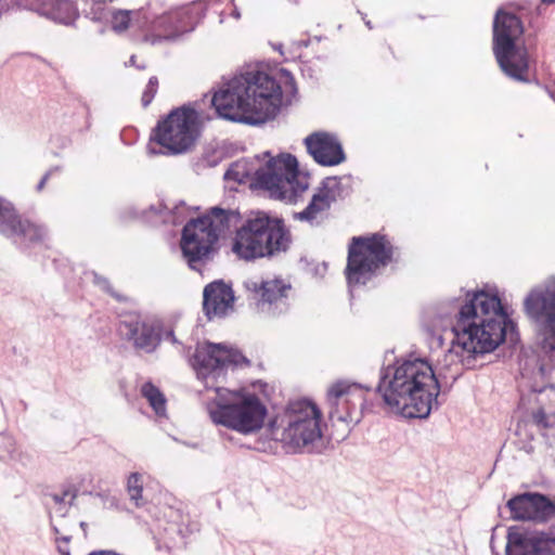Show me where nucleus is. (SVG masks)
Masks as SVG:
<instances>
[{
  "label": "nucleus",
  "mask_w": 555,
  "mask_h": 555,
  "mask_svg": "<svg viewBox=\"0 0 555 555\" xmlns=\"http://www.w3.org/2000/svg\"><path fill=\"white\" fill-rule=\"evenodd\" d=\"M191 365L205 386L204 402L209 418L241 435H251L263 426L268 410L262 400L246 389L223 387L228 372L248 365L237 349L225 344L203 343L196 346Z\"/></svg>",
  "instance_id": "nucleus-1"
},
{
  "label": "nucleus",
  "mask_w": 555,
  "mask_h": 555,
  "mask_svg": "<svg viewBox=\"0 0 555 555\" xmlns=\"http://www.w3.org/2000/svg\"><path fill=\"white\" fill-rule=\"evenodd\" d=\"M297 93L293 75L280 69L278 77L260 70H247L227 81L212 96L217 114L228 120L248 125L274 118L281 106Z\"/></svg>",
  "instance_id": "nucleus-2"
},
{
  "label": "nucleus",
  "mask_w": 555,
  "mask_h": 555,
  "mask_svg": "<svg viewBox=\"0 0 555 555\" xmlns=\"http://www.w3.org/2000/svg\"><path fill=\"white\" fill-rule=\"evenodd\" d=\"M376 391L392 412L405 418H426L437 405L440 385L425 358L409 354L380 369Z\"/></svg>",
  "instance_id": "nucleus-3"
},
{
  "label": "nucleus",
  "mask_w": 555,
  "mask_h": 555,
  "mask_svg": "<svg viewBox=\"0 0 555 555\" xmlns=\"http://www.w3.org/2000/svg\"><path fill=\"white\" fill-rule=\"evenodd\" d=\"M103 2L93 3L92 13L98 20L108 18L116 34H124L130 27L142 31L143 40L152 46L178 39L195 28L202 13L197 5H185L167 10L160 1H150L138 10L112 9L102 13Z\"/></svg>",
  "instance_id": "nucleus-4"
},
{
  "label": "nucleus",
  "mask_w": 555,
  "mask_h": 555,
  "mask_svg": "<svg viewBox=\"0 0 555 555\" xmlns=\"http://www.w3.org/2000/svg\"><path fill=\"white\" fill-rule=\"evenodd\" d=\"M508 315L501 299L486 291L468 292L455 315L452 332L475 357L490 353L505 339Z\"/></svg>",
  "instance_id": "nucleus-5"
},
{
  "label": "nucleus",
  "mask_w": 555,
  "mask_h": 555,
  "mask_svg": "<svg viewBox=\"0 0 555 555\" xmlns=\"http://www.w3.org/2000/svg\"><path fill=\"white\" fill-rule=\"evenodd\" d=\"M254 178L260 189L270 196L295 204L309 188V177L298 170V162L291 154L271 157L264 166L256 167L253 160L240 159L233 163L224 173V179L245 183Z\"/></svg>",
  "instance_id": "nucleus-6"
},
{
  "label": "nucleus",
  "mask_w": 555,
  "mask_h": 555,
  "mask_svg": "<svg viewBox=\"0 0 555 555\" xmlns=\"http://www.w3.org/2000/svg\"><path fill=\"white\" fill-rule=\"evenodd\" d=\"M291 245L292 234L284 221L258 211L236 229L232 251L238 259L254 261L276 257L286 253Z\"/></svg>",
  "instance_id": "nucleus-7"
},
{
  "label": "nucleus",
  "mask_w": 555,
  "mask_h": 555,
  "mask_svg": "<svg viewBox=\"0 0 555 555\" xmlns=\"http://www.w3.org/2000/svg\"><path fill=\"white\" fill-rule=\"evenodd\" d=\"M321 411L312 401L302 399L289 402L270 422V435L287 452H301L321 439Z\"/></svg>",
  "instance_id": "nucleus-8"
},
{
  "label": "nucleus",
  "mask_w": 555,
  "mask_h": 555,
  "mask_svg": "<svg viewBox=\"0 0 555 555\" xmlns=\"http://www.w3.org/2000/svg\"><path fill=\"white\" fill-rule=\"evenodd\" d=\"M236 220L235 211L212 207L204 216L192 219L184 225L180 245L191 269L199 271V266L216 250L220 236Z\"/></svg>",
  "instance_id": "nucleus-9"
},
{
  "label": "nucleus",
  "mask_w": 555,
  "mask_h": 555,
  "mask_svg": "<svg viewBox=\"0 0 555 555\" xmlns=\"http://www.w3.org/2000/svg\"><path fill=\"white\" fill-rule=\"evenodd\" d=\"M522 35L520 18L499 9L493 21V53L502 72L518 81H526L528 70V52Z\"/></svg>",
  "instance_id": "nucleus-10"
},
{
  "label": "nucleus",
  "mask_w": 555,
  "mask_h": 555,
  "mask_svg": "<svg viewBox=\"0 0 555 555\" xmlns=\"http://www.w3.org/2000/svg\"><path fill=\"white\" fill-rule=\"evenodd\" d=\"M392 253V244L385 235L352 237L346 268L348 285L351 288L364 285L391 260Z\"/></svg>",
  "instance_id": "nucleus-11"
},
{
  "label": "nucleus",
  "mask_w": 555,
  "mask_h": 555,
  "mask_svg": "<svg viewBox=\"0 0 555 555\" xmlns=\"http://www.w3.org/2000/svg\"><path fill=\"white\" fill-rule=\"evenodd\" d=\"M197 113L189 107L170 112L158 121L147 146L149 153L175 155L186 152L197 138Z\"/></svg>",
  "instance_id": "nucleus-12"
},
{
  "label": "nucleus",
  "mask_w": 555,
  "mask_h": 555,
  "mask_svg": "<svg viewBox=\"0 0 555 555\" xmlns=\"http://www.w3.org/2000/svg\"><path fill=\"white\" fill-rule=\"evenodd\" d=\"M524 306L535 324L540 348L545 353L555 352V279L534 287L525 298Z\"/></svg>",
  "instance_id": "nucleus-13"
},
{
  "label": "nucleus",
  "mask_w": 555,
  "mask_h": 555,
  "mask_svg": "<svg viewBox=\"0 0 555 555\" xmlns=\"http://www.w3.org/2000/svg\"><path fill=\"white\" fill-rule=\"evenodd\" d=\"M371 390L370 386L347 380H338L331 385L326 395L330 418L346 424H358L362 416L364 393Z\"/></svg>",
  "instance_id": "nucleus-14"
},
{
  "label": "nucleus",
  "mask_w": 555,
  "mask_h": 555,
  "mask_svg": "<svg viewBox=\"0 0 555 555\" xmlns=\"http://www.w3.org/2000/svg\"><path fill=\"white\" fill-rule=\"evenodd\" d=\"M346 194L341 178L327 177L315 190L307 207L294 214V219L307 222L312 227L320 225L326 219L332 204Z\"/></svg>",
  "instance_id": "nucleus-15"
},
{
  "label": "nucleus",
  "mask_w": 555,
  "mask_h": 555,
  "mask_svg": "<svg viewBox=\"0 0 555 555\" xmlns=\"http://www.w3.org/2000/svg\"><path fill=\"white\" fill-rule=\"evenodd\" d=\"M0 233L12 238L15 244L27 245L42 242L47 237V230L42 225L27 220L22 221L12 204L0 197Z\"/></svg>",
  "instance_id": "nucleus-16"
},
{
  "label": "nucleus",
  "mask_w": 555,
  "mask_h": 555,
  "mask_svg": "<svg viewBox=\"0 0 555 555\" xmlns=\"http://www.w3.org/2000/svg\"><path fill=\"white\" fill-rule=\"evenodd\" d=\"M244 287L254 295L262 311L275 314L278 310L282 312L285 309L291 284L279 278L254 276L244 281Z\"/></svg>",
  "instance_id": "nucleus-17"
},
{
  "label": "nucleus",
  "mask_w": 555,
  "mask_h": 555,
  "mask_svg": "<svg viewBox=\"0 0 555 555\" xmlns=\"http://www.w3.org/2000/svg\"><path fill=\"white\" fill-rule=\"evenodd\" d=\"M119 331L135 349L146 353L153 352L160 343L157 323L146 315L137 313L127 315L120 322Z\"/></svg>",
  "instance_id": "nucleus-18"
},
{
  "label": "nucleus",
  "mask_w": 555,
  "mask_h": 555,
  "mask_svg": "<svg viewBox=\"0 0 555 555\" xmlns=\"http://www.w3.org/2000/svg\"><path fill=\"white\" fill-rule=\"evenodd\" d=\"M312 158L322 166H336L345 160L343 146L337 138L327 132H314L305 139Z\"/></svg>",
  "instance_id": "nucleus-19"
},
{
  "label": "nucleus",
  "mask_w": 555,
  "mask_h": 555,
  "mask_svg": "<svg viewBox=\"0 0 555 555\" xmlns=\"http://www.w3.org/2000/svg\"><path fill=\"white\" fill-rule=\"evenodd\" d=\"M203 297V308L209 320L225 317L233 310V291L221 281L208 284L204 288Z\"/></svg>",
  "instance_id": "nucleus-20"
},
{
  "label": "nucleus",
  "mask_w": 555,
  "mask_h": 555,
  "mask_svg": "<svg viewBox=\"0 0 555 555\" xmlns=\"http://www.w3.org/2000/svg\"><path fill=\"white\" fill-rule=\"evenodd\" d=\"M18 5L36 11L42 16L61 24H72L78 16L77 9L69 0H17Z\"/></svg>",
  "instance_id": "nucleus-21"
},
{
  "label": "nucleus",
  "mask_w": 555,
  "mask_h": 555,
  "mask_svg": "<svg viewBox=\"0 0 555 555\" xmlns=\"http://www.w3.org/2000/svg\"><path fill=\"white\" fill-rule=\"evenodd\" d=\"M476 357L469 352V348L462 344V340L454 339L450 348L444 352L442 359L437 362L439 376L443 373H450V377L456 379L461 375L463 367H470Z\"/></svg>",
  "instance_id": "nucleus-22"
},
{
  "label": "nucleus",
  "mask_w": 555,
  "mask_h": 555,
  "mask_svg": "<svg viewBox=\"0 0 555 555\" xmlns=\"http://www.w3.org/2000/svg\"><path fill=\"white\" fill-rule=\"evenodd\" d=\"M76 496L77 491L73 486H67L47 496V506L51 517V526L56 537H61L64 533L55 522V518H63L66 516Z\"/></svg>",
  "instance_id": "nucleus-23"
},
{
  "label": "nucleus",
  "mask_w": 555,
  "mask_h": 555,
  "mask_svg": "<svg viewBox=\"0 0 555 555\" xmlns=\"http://www.w3.org/2000/svg\"><path fill=\"white\" fill-rule=\"evenodd\" d=\"M141 395L146 399L157 416H166V398L158 387L151 382H145L141 386Z\"/></svg>",
  "instance_id": "nucleus-24"
},
{
  "label": "nucleus",
  "mask_w": 555,
  "mask_h": 555,
  "mask_svg": "<svg viewBox=\"0 0 555 555\" xmlns=\"http://www.w3.org/2000/svg\"><path fill=\"white\" fill-rule=\"evenodd\" d=\"M144 475L141 473H131L127 479V492L129 499L135 506H143L146 500L143 496Z\"/></svg>",
  "instance_id": "nucleus-25"
},
{
  "label": "nucleus",
  "mask_w": 555,
  "mask_h": 555,
  "mask_svg": "<svg viewBox=\"0 0 555 555\" xmlns=\"http://www.w3.org/2000/svg\"><path fill=\"white\" fill-rule=\"evenodd\" d=\"M21 453L16 447L14 438L7 434H0V460L5 462H16Z\"/></svg>",
  "instance_id": "nucleus-26"
},
{
  "label": "nucleus",
  "mask_w": 555,
  "mask_h": 555,
  "mask_svg": "<svg viewBox=\"0 0 555 555\" xmlns=\"http://www.w3.org/2000/svg\"><path fill=\"white\" fill-rule=\"evenodd\" d=\"M157 88H158V80H157V77L153 76L149 79V82L143 91V94H142V105L144 107H146L147 105L151 104V102L153 101L156 92H157Z\"/></svg>",
  "instance_id": "nucleus-27"
},
{
  "label": "nucleus",
  "mask_w": 555,
  "mask_h": 555,
  "mask_svg": "<svg viewBox=\"0 0 555 555\" xmlns=\"http://www.w3.org/2000/svg\"><path fill=\"white\" fill-rule=\"evenodd\" d=\"M534 422L543 427H550L555 423V414H547L543 409H539L533 414Z\"/></svg>",
  "instance_id": "nucleus-28"
},
{
  "label": "nucleus",
  "mask_w": 555,
  "mask_h": 555,
  "mask_svg": "<svg viewBox=\"0 0 555 555\" xmlns=\"http://www.w3.org/2000/svg\"><path fill=\"white\" fill-rule=\"evenodd\" d=\"M72 537L69 534H62L61 537L55 538V542L57 544V551L61 555H70L68 543Z\"/></svg>",
  "instance_id": "nucleus-29"
},
{
  "label": "nucleus",
  "mask_w": 555,
  "mask_h": 555,
  "mask_svg": "<svg viewBox=\"0 0 555 555\" xmlns=\"http://www.w3.org/2000/svg\"><path fill=\"white\" fill-rule=\"evenodd\" d=\"M94 282H95V284H98L104 291L111 292L109 283H108V281L105 278H101V276L94 274Z\"/></svg>",
  "instance_id": "nucleus-30"
},
{
  "label": "nucleus",
  "mask_w": 555,
  "mask_h": 555,
  "mask_svg": "<svg viewBox=\"0 0 555 555\" xmlns=\"http://www.w3.org/2000/svg\"><path fill=\"white\" fill-rule=\"evenodd\" d=\"M49 177H50V171H49V172H47V173L42 177V179L40 180V182L38 183V185H37V190H38V191H41V190L44 188V184H46V182L48 181Z\"/></svg>",
  "instance_id": "nucleus-31"
},
{
  "label": "nucleus",
  "mask_w": 555,
  "mask_h": 555,
  "mask_svg": "<svg viewBox=\"0 0 555 555\" xmlns=\"http://www.w3.org/2000/svg\"><path fill=\"white\" fill-rule=\"evenodd\" d=\"M129 64L132 65V66H137L139 68H145V65H138L137 64V56L135 55H131V57L129 60Z\"/></svg>",
  "instance_id": "nucleus-32"
},
{
  "label": "nucleus",
  "mask_w": 555,
  "mask_h": 555,
  "mask_svg": "<svg viewBox=\"0 0 555 555\" xmlns=\"http://www.w3.org/2000/svg\"><path fill=\"white\" fill-rule=\"evenodd\" d=\"M89 555H119L114 552H106V551H100V552H92Z\"/></svg>",
  "instance_id": "nucleus-33"
},
{
  "label": "nucleus",
  "mask_w": 555,
  "mask_h": 555,
  "mask_svg": "<svg viewBox=\"0 0 555 555\" xmlns=\"http://www.w3.org/2000/svg\"><path fill=\"white\" fill-rule=\"evenodd\" d=\"M231 14H232V16H233L234 18H236V20H240V18H241V12H240V10H238L235 5H234V9H233V11H232V13H231Z\"/></svg>",
  "instance_id": "nucleus-34"
},
{
  "label": "nucleus",
  "mask_w": 555,
  "mask_h": 555,
  "mask_svg": "<svg viewBox=\"0 0 555 555\" xmlns=\"http://www.w3.org/2000/svg\"><path fill=\"white\" fill-rule=\"evenodd\" d=\"M167 338H169L173 344L177 343V339H176V336H175L173 332H169L167 334Z\"/></svg>",
  "instance_id": "nucleus-35"
},
{
  "label": "nucleus",
  "mask_w": 555,
  "mask_h": 555,
  "mask_svg": "<svg viewBox=\"0 0 555 555\" xmlns=\"http://www.w3.org/2000/svg\"><path fill=\"white\" fill-rule=\"evenodd\" d=\"M542 4H545V5H554L555 4V0H540Z\"/></svg>",
  "instance_id": "nucleus-36"
},
{
  "label": "nucleus",
  "mask_w": 555,
  "mask_h": 555,
  "mask_svg": "<svg viewBox=\"0 0 555 555\" xmlns=\"http://www.w3.org/2000/svg\"><path fill=\"white\" fill-rule=\"evenodd\" d=\"M183 205H184V204H183V203H181V205H180V206H176V207L173 208V209H175L173 215L179 214V212H180V210L183 208Z\"/></svg>",
  "instance_id": "nucleus-37"
},
{
  "label": "nucleus",
  "mask_w": 555,
  "mask_h": 555,
  "mask_svg": "<svg viewBox=\"0 0 555 555\" xmlns=\"http://www.w3.org/2000/svg\"><path fill=\"white\" fill-rule=\"evenodd\" d=\"M365 25L371 29L372 28V25H371V22L370 21H365Z\"/></svg>",
  "instance_id": "nucleus-38"
},
{
  "label": "nucleus",
  "mask_w": 555,
  "mask_h": 555,
  "mask_svg": "<svg viewBox=\"0 0 555 555\" xmlns=\"http://www.w3.org/2000/svg\"><path fill=\"white\" fill-rule=\"evenodd\" d=\"M79 525H80V527H81L82 529H85V528H86V522L81 521Z\"/></svg>",
  "instance_id": "nucleus-39"
},
{
  "label": "nucleus",
  "mask_w": 555,
  "mask_h": 555,
  "mask_svg": "<svg viewBox=\"0 0 555 555\" xmlns=\"http://www.w3.org/2000/svg\"><path fill=\"white\" fill-rule=\"evenodd\" d=\"M172 222L177 223V222H181V220H178L177 218H173Z\"/></svg>",
  "instance_id": "nucleus-40"
},
{
  "label": "nucleus",
  "mask_w": 555,
  "mask_h": 555,
  "mask_svg": "<svg viewBox=\"0 0 555 555\" xmlns=\"http://www.w3.org/2000/svg\"><path fill=\"white\" fill-rule=\"evenodd\" d=\"M551 96L555 100V95L554 94H551Z\"/></svg>",
  "instance_id": "nucleus-41"
}]
</instances>
